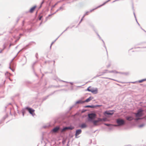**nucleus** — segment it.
<instances>
[{"label": "nucleus", "mask_w": 146, "mask_h": 146, "mask_svg": "<svg viewBox=\"0 0 146 146\" xmlns=\"http://www.w3.org/2000/svg\"><path fill=\"white\" fill-rule=\"evenodd\" d=\"M105 125L108 126H109L110 125V124H105Z\"/></svg>", "instance_id": "21"}, {"label": "nucleus", "mask_w": 146, "mask_h": 146, "mask_svg": "<svg viewBox=\"0 0 146 146\" xmlns=\"http://www.w3.org/2000/svg\"><path fill=\"white\" fill-rule=\"evenodd\" d=\"M84 102L82 101L81 100H79L78 101H77L76 102V104H79V103H82Z\"/></svg>", "instance_id": "15"}, {"label": "nucleus", "mask_w": 146, "mask_h": 146, "mask_svg": "<svg viewBox=\"0 0 146 146\" xmlns=\"http://www.w3.org/2000/svg\"><path fill=\"white\" fill-rule=\"evenodd\" d=\"M117 122L119 125H123L125 123V121L121 119H119L117 120Z\"/></svg>", "instance_id": "2"}, {"label": "nucleus", "mask_w": 146, "mask_h": 146, "mask_svg": "<svg viewBox=\"0 0 146 146\" xmlns=\"http://www.w3.org/2000/svg\"><path fill=\"white\" fill-rule=\"evenodd\" d=\"M26 109L28 111L29 113L33 115L35 111V110L31 108H29V107H27L26 108Z\"/></svg>", "instance_id": "5"}, {"label": "nucleus", "mask_w": 146, "mask_h": 146, "mask_svg": "<svg viewBox=\"0 0 146 146\" xmlns=\"http://www.w3.org/2000/svg\"><path fill=\"white\" fill-rule=\"evenodd\" d=\"M133 117L131 116L127 117H126V119L129 121H131L133 120Z\"/></svg>", "instance_id": "11"}, {"label": "nucleus", "mask_w": 146, "mask_h": 146, "mask_svg": "<svg viewBox=\"0 0 146 146\" xmlns=\"http://www.w3.org/2000/svg\"><path fill=\"white\" fill-rule=\"evenodd\" d=\"M86 127V125L85 123H83L81 125V128H84Z\"/></svg>", "instance_id": "13"}, {"label": "nucleus", "mask_w": 146, "mask_h": 146, "mask_svg": "<svg viewBox=\"0 0 146 146\" xmlns=\"http://www.w3.org/2000/svg\"><path fill=\"white\" fill-rule=\"evenodd\" d=\"M93 106H85V107L86 108H93Z\"/></svg>", "instance_id": "18"}, {"label": "nucleus", "mask_w": 146, "mask_h": 146, "mask_svg": "<svg viewBox=\"0 0 146 146\" xmlns=\"http://www.w3.org/2000/svg\"><path fill=\"white\" fill-rule=\"evenodd\" d=\"M41 19V18H40V20Z\"/></svg>", "instance_id": "25"}, {"label": "nucleus", "mask_w": 146, "mask_h": 146, "mask_svg": "<svg viewBox=\"0 0 146 146\" xmlns=\"http://www.w3.org/2000/svg\"><path fill=\"white\" fill-rule=\"evenodd\" d=\"M144 125V124H141V125H139V127H141L143 126Z\"/></svg>", "instance_id": "20"}, {"label": "nucleus", "mask_w": 146, "mask_h": 146, "mask_svg": "<svg viewBox=\"0 0 146 146\" xmlns=\"http://www.w3.org/2000/svg\"><path fill=\"white\" fill-rule=\"evenodd\" d=\"M96 115L95 113H92L88 114V116L89 118L88 120L89 121H92L96 117Z\"/></svg>", "instance_id": "1"}, {"label": "nucleus", "mask_w": 146, "mask_h": 146, "mask_svg": "<svg viewBox=\"0 0 146 146\" xmlns=\"http://www.w3.org/2000/svg\"><path fill=\"white\" fill-rule=\"evenodd\" d=\"M87 90L88 91L91 92L92 93L94 94H96L98 92V90L97 88L95 89L91 88L90 87H88Z\"/></svg>", "instance_id": "3"}, {"label": "nucleus", "mask_w": 146, "mask_h": 146, "mask_svg": "<svg viewBox=\"0 0 146 146\" xmlns=\"http://www.w3.org/2000/svg\"><path fill=\"white\" fill-rule=\"evenodd\" d=\"M36 6H35L32 7L30 10L29 12L31 13H33L35 9Z\"/></svg>", "instance_id": "8"}, {"label": "nucleus", "mask_w": 146, "mask_h": 146, "mask_svg": "<svg viewBox=\"0 0 146 146\" xmlns=\"http://www.w3.org/2000/svg\"><path fill=\"white\" fill-rule=\"evenodd\" d=\"M92 121L93 122L94 124L95 125H96L97 124V123L98 122V121L97 120L94 121L93 120Z\"/></svg>", "instance_id": "14"}, {"label": "nucleus", "mask_w": 146, "mask_h": 146, "mask_svg": "<svg viewBox=\"0 0 146 146\" xmlns=\"http://www.w3.org/2000/svg\"><path fill=\"white\" fill-rule=\"evenodd\" d=\"M59 129L58 127H56L53 129L52 131L54 132H56Z\"/></svg>", "instance_id": "10"}, {"label": "nucleus", "mask_w": 146, "mask_h": 146, "mask_svg": "<svg viewBox=\"0 0 146 146\" xmlns=\"http://www.w3.org/2000/svg\"><path fill=\"white\" fill-rule=\"evenodd\" d=\"M105 113L108 115H112L113 113V111H106Z\"/></svg>", "instance_id": "9"}, {"label": "nucleus", "mask_w": 146, "mask_h": 146, "mask_svg": "<svg viewBox=\"0 0 146 146\" xmlns=\"http://www.w3.org/2000/svg\"><path fill=\"white\" fill-rule=\"evenodd\" d=\"M139 119V118H136L135 119V120H138Z\"/></svg>", "instance_id": "22"}, {"label": "nucleus", "mask_w": 146, "mask_h": 146, "mask_svg": "<svg viewBox=\"0 0 146 146\" xmlns=\"http://www.w3.org/2000/svg\"><path fill=\"white\" fill-rule=\"evenodd\" d=\"M88 13H86V15H88Z\"/></svg>", "instance_id": "23"}, {"label": "nucleus", "mask_w": 146, "mask_h": 146, "mask_svg": "<svg viewBox=\"0 0 146 146\" xmlns=\"http://www.w3.org/2000/svg\"><path fill=\"white\" fill-rule=\"evenodd\" d=\"M146 80V79H143V80H139V83H141L144 81H145Z\"/></svg>", "instance_id": "16"}, {"label": "nucleus", "mask_w": 146, "mask_h": 146, "mask_svg": "<svg viewBox=\"0 0 146 146\" xmlns=\"http://www.w3.org/2000/svg\"><path fill=\"white\" fill-rule=\"evenodd\" d=\"M90 12H92V11H91Z\"/></svg>", "instance_id": "26"}, {"label": "nucleus", "mask_w": 146, "mask_h": 146, "mask_svg": "<svg viewBox=\"0 0 146 146\" xmlns=\"http://www.w3.org/2000/svg\"><path fill=\"white\" fill-rule=\"evenodd\" d=\"M73 127H65L61 131V132H64L65 131H66L67 129H74Z\"/></svg>", "instance_id": "6"}, {"label": "nucleus", "mask_w": 146, "mask_h": 146, "mask_svg": "<svg viewBox=\"0 0 146 146\" xmlns=\"http://www.w3.org/2000/svg\"><path fill=\"white\" fill-rule=\"evenodd\" d=\"M111 72H113V73H118V72H117V71H115H115H112Z\"/></svg>", "instance_id": "19"}, {"label": "nucleus", "mask_w": 146, "mask_h": 146, "mask_svg": "<svg viewBox=\"0 0 146 146\" xmlns=\"http://www.w3.org/2000/svg\"><path fill=\"white\" fill-rule=\"evenodd\" d=\"M82 132V130L81 129H78L76 131V133L75 134V136H76V138H78V137L77 136L80 134Z\"/></svg>", "instance_id": "7"}, {"label": "nucleus", "mask_w": 146, "mask_h": 146, "mask_svg": "<svg viewBox=\"0 0 146 146\" xmlns=\"http://www.w3.org/2000/svg\"><path fill=\"white\" fill-rule=\"evenodd\" d=\"M142 110L141 109L139 110L138 112L135 113L136 117H139L141 116L142 115Z\"/></svg>", "instance_id": "4"}, {"label": "nucleus", "mask_w": 146, "mask_h": 146, "mask_svg": "<svg viewBox=\"0 0 146 146\" xmlns=\"http://www.w3.org/2000/svg\"><path fill=\"white\" fill-rule=\"evenodd\" d=\"M92 99V98H91V97H90L89 98H88V99H86L85 100V101H84V102H88L90 101Z\"/></svg>", "instance_id": "12"}, {"label": "nucleus", "mask_w": 146, "mask_h": 146, "mask_svg": "<svg viewBox=\"0 0 146 146\" xmlns=\"http://www.w3.org/2000/svg\"><path fill=\"white\" fill-rule=\"evenodd\" d=\"M23 115L24 116V112H23Z\"/></svg>", "instance_id": "24"}, {"label": "nucleus", "mask_w": 146, "mask_h": 146, "mask_svg": "<svg viewBox=\"0 0 146 146\" xmlns=\"http://www.w3.org/2000/svg\"><path fill=\"white\" fill-rule=\"evenodd\" d=\"M97 120L99 122V121H102V119L101 118H98Z\"/></svg>", "instance_id": "17"}]
</instances>
